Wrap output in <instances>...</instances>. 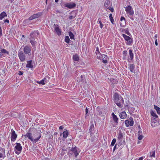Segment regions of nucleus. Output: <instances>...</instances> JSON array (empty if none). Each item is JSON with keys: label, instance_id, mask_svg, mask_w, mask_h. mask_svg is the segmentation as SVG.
<instances>
[{"label": "nucleus", "instance_id": "5", "mask_svg": "<svg viewBox=\"0 0 160 160\" xmlns=\"http://www.w3.org/2000/svg\"><path fill=\"white\" fill-rule=\"evenodd\" d=\"M97 57V58L102 61L103 63L106 64L108 63V60H109V58L108 56L105 54H100L98 55Z\"/></svg>", "mask_w": 160, "mask_h": 160}, {"label": "nucleus", "instance_id": "62", "mask_svg": "<svg viewBox=\"0 0 160 160\" xmlns=\"http://www.w3.org/2000/svg\"><path fill=\"white\" fill-rule=\"evenodd\" d=\"M22 37H24V35H22Z\"/></svg>", "mask_w": 160, "mask_h": 160}, {"label": "nucleus", "instance_id": "4", "mask_svg": "<svg viewBox=\"0 0 160 160\" xmlns=\"http://www.w3.org/2000/svg\"><path fill=\"white\" fill-rule=\"evenodd\" d=\"M125 9L126 13L128 15L130 18L132 20H134L133 15L134 12L133 8H132V6L130 5H128L125 8Z\"/></svg>", "mask_w": 160, "mask_h": 160}, {"label": "nucleus", "instance_id": "21", "mask_svg": "<svg viewBox=\"0 0 160 160\" xmlns=\"http://www.w3.org/2000/svg\"><path fill=\"white\" fill-rule=\"evenodd\" d=\"M105 7L107 9L108 7L112 6V3L109 0H106L104 4Z\"/></svg>", "mask_w": 160, "mask_h": 160}, {"label": "nucleus", "instance_id": "30", "mask_svg": "<svg viewBox=\"0 0 160 160\" xmlns=\"http://www.w3.org/2000/svg\"><path fill=\"white\" fill-rule=\"evenodd\" d=\"M154 107L155 109L157 111V113L158 114H160V108L155 105H154Z\"/></svg>", "mask_w": 160, "mask_h": 160}, {"label": "nucleus", "instance_id": "9", "mask_svg": "<svg viewBox=\"0 0 160 160\" xmlns=\"http://www.w3.org/2000/svg\"><path fill=\"white\" fill-rule=\"evenodd\" d=\"M35 32H34L31 34L30 38V42L32 45L33 47H36V44L37 42L35 41V38L34 37V33Z\"/></svg>", "mask_w": 160, "mask_h": 160}, {"label": "nucleus", "instance_id": "7", "mask_svg": "<svg viewBox=\"0 0 160 160\" xmlns=\"http://www.w3.org/2000/svg\"><path fill=\"white\" fill-rule=\"evenodd\" d=\"M16 144L14 148V151L16 154L18 155L22 151V147L20 143H16Z\"/></svg>", "mask_w": 160, "mask_h": 160}, {"label": "nucleus", "instance_id": "25", "mask_svg": "<svg viewBox=\"0 0 160 160\" xmlns=\"http://www.w3.org/2000/svg\"><path fill=\"white\" fill-rule=\"evenodd\" d=\"M68 131L67 130H66L65 131H64L62 133L63 137L64 138H67L68 136Z\"/></svg>", "mask_w": 160, "mask_h": 160}, {"label": "nucleus", "instance_id": "29", "mask_svg": "<svg viewBox=\"0 0 160 160\" xmlns=\"http://www.w3.org/2000/svg\"><path fill=\"white\" fill-rule=\"evenodd\" d=\"M73 59L74 61H78L79 60V58L78 54H76L74 55L73 56Z\"/></svg>", "mask_w": 160, "mask_h": 160}, {"label": "nucleus", "instance_id": "26", "mask_svg": "<svg viewBox=\"0 0 160 160\" xmlns=\"http://www.w3.org/2000/svg\"><path fill=\"white\" fill-rule=\"evenodd\" d=\"M97 23L100 24V28L101 29H102L103 27L104 24H102L100 18H99L98 19Z\"/></svg>", "mask_w": 160, "mask_h": 160}, {"label": "nucleus", "instance_id": "22", "mask_svg": "<svg viewBox=\"0 0 160 160\" xmlns=\"http://www.w3.org/2000/svg\"><path fill=\"white\" fill-rule=\"evenodd\" d=\"M119 116L121 119H125L127 118V114L125 112L123 111L119 113Z\"/></svg>", "mask_w": 160, "mask_h": 160}, {"label": "nucleus", "instance_id": "53", "mask_svg": "<svg viewBox=\"0 0 160 160\" xmlns=\"http://www.w3.org/2000/svg\"><path fill=\"white\" fill-rule=\"evenodd\" d=\"M143 159V157H142L139 158L138 160H142Z\"/></svg>", "mask_w": 160, "mask_h": 160}, {"label": "nucleus", "instance_id": "37", "mask_svg": "<svg viewBox=\"0 0 160 160\" xmlns=\"http://www.w3.org/2000/svg\"><path fill=\"white\" fill-rule=\"evenodd\" d=\"M68 34H69V36L70 37L71 39H74V35L73 34V33L72 32H69Z\"/></svg>", "mask_w": 160, "mask_h": 160}, {"label": "nucleus", "instance_id": "32", "mask_svg": "<svg viewBox=\"0 0 160 160\" xmlns=\"http://www.w3.org/2000/svg\"><path fill=\"white\" fill-rule=\"evenodd\" d=\"M50 78L49 77L47 76L45 77L42 80L43 82H45V84L46 83L48 82V81L49 80Z\"/></svg>", "mask_w": 160, "mask_h": 160}, {"label": "nucleus", "instance_id": "17", "mask_svg": "<svg viewBox=\"0 0 160 160\" xmlns=\"http://www.w3.org/2000/svg\"><path fill=\"white\" fill-rule=\"evenodd\" d=\"M54 26L55 27V31L57 35L58 36L61 35L62 34V32L59 28V25L58 24H54Z\"/></svg>", "mask_w": 160, "mask_h": 160}, {"label": "nucleus", "instance_id": "31", "mask_svg": "<svg viewBox=\"0 0 160 160\" xmlns=\"http://www.w3.org/2000/svg\"><path fill=\"white\" fill-rule=\"evenodd\" d=\"M149 157L155 158V151H152L150 152Z\"/></svg>", "mask_w": 160, "mask_h": 160}, {"label": "nucleus", "instance_id": "44", "mask_svg": "<svg viewBox=\"0 0 160 160\" xmlns=\"http://www.w3.org/2000/svg\"><path fill=\"white\" fill-rule=\"evenodd\" d=\"M15 113H12L11 114V116L12 117H13L14 118H16V115L15 114Z\"/></svg>", "mask_w": 160, "mask_h": 160}, {"label": "nucleus", "instance_id": "57", "mask_svg": "<svg viewBox=\"0 0 160 160\" xmlns=\"http://www.w3.org/2000/svg\"><path fill=\"white\" fill-rule=\"evenodd\" d=\"M55 2H56L57 3L58 2V0H55Z\"/></svg>", "mask_w": 160, "mask_h": 160}, {"label": "nucleus", "instance_id": "39", "mask_svg": "<svg viewBox=\"0 0 160 160\" xmlns=\"http://www.w3.org/2000/svg\"><path fill=\"white\" fill-rule=\"evenodd\" d=\"M140 132V131H139L138 133V138L139 140H141L143 138V136L142 135H139V133Z\"/></svg>", "mask_w": 160, "mask_h": 160}, {"label": "nucleus", "instance_id": "47", "mask_svg": "<svg viewBox=\"0 0 160 160\" xmlns=\"http://www.w3.org/2000/svg\"><path fill=\"white\" fill-rule=\"evenodd\" d=\"M92 128H94V126H91V127H90V128L89 129V131H90V132L91 133V130H92Z\"/></svg>", "mask_w": 160, "mask_h": 160}, {"label": "nucleus", "instance_id": "49", "mask_svg": "<svg viewBox=\"0 0 160 160\" xmlns=\"http://www.w3.org/2000/svg\"><path fill=\"white\" fill-rule=\"evenodd\" d=\"M155 44L156 46H158V42H157V39H155Z\"/></svg>", "mask_w": 160, "mask_h": 160}, {"label": "nucleus", "instance_id": "28", "mask_svg": "<svg viewBox=\"0 0 160 160\" xmlns=\"http://www.w3.org/2000/svg\"><path fill=\"white\" fill-rule=\"evenodd\" d=\"M135 66L133 64H131L129 65V69L131 72H134Z\"/></svg>", "mask_w": 160, "mask_h": 160}, {"label": "nucleus", "instance_id": "55", "mask_svg": "<svg viewBox=\"0 0 160 160\" xmlns=\"http://www.w3.org/2000/svg\"><path fill=\"white\" fill-rule=\"evenodd\" d=\"M155 39H157V34H155L153 37Z\"/></svg>", "mask_w": 160, "mask_h": 160}, {"label": "nucleus", "instance_id": "52", "mask_svg": "<svg viewBox=\"0 0 160 160\" xmlns=\"http://www.w3.org/2000/svg\"><path fill=\"white\" fill-rule=\"evenodd\" d=\"M73 18V16H70L69 17V19H70V20H71Z\"/></svg>", "mask_w": 160, "mask_h": 160}, {"label": "nucleus", "instance_id": "23", "mask_svg": "<svg viewBox=\"0 0 160 160\" xmlns=\"http://www.w3.org/2000/svg\"><path fill=\"white\" fill-rule=\"evenodd\" d=\"M112 119L117 124L118 123V118L117 117V116L115 115L113 112H112Z\"/></svg>", "mask_w": 160, "mask_h": 160}, {"label": "nucleus", "instance_id": "14", "mask_svg": "<svg viewBox=\"0 0 160 160\" xmlns=\"http://www.w3.org/2000/svg\"><path fill=\"white\" fill-rule=\"evenodd\" d=\"M18 55L19 59L21 62H23L25 61L26 57L25 54L22 51H19Z\"/></svg>", "mask_w": 160, "mask_h": 160}, {"label": "nucleus", "instance_id": "18", "mask_svg": "<svg viewBox=\"0 0 160 160\" xmlns=\"http://www.w3.org/2000/svg\"><path fill=\"white\" fill-rule=\"evenodd\" d=\"M134 58V55L131 49L129 50V56L128 58V61L129 62H131L133 60Z\"/></svg>", "mask_w": 160, "mask_h": 160}, {"label": "nucleus", "instance_id": "56", "mask_svg": "<svg viewBox=\"0 0 160 160\" xmlns=\"http://www.w3.org/2000/svg\"><path fill=\"white\" fill-rule=\"evenodd\" d=\"M126 58V57H125V56H123V59H125Z\"/></svg>", "mask_w": 160, "mask_h": 160}, {"label": "nucleus", "instance_id": "42", "mask_svg": "<svg viewBox=\"0 0 160 160\" xmlns=\"http://www.w3.org/2000/svg\"><path fill=\"white\" fill-rule=\"evenodd\" d=\"M123 20L124 21V23H125L126 20H125V18L124 17H121L120 18V21L121 22H122Z\"/></svg>", "mask_w": 160, "mask_h": 160}, {"label": "nucleus", "instance_id": "60", "mask_svg": "<svg viewBox=\"0 0 160 160\" xmlns=\"http://www.w3.org/2000/svg\"><path fill=\"white\" fill-rule=\"evenodd\" d=\"M120 25L121 26H122L123 25L122 23H120Z\"/></svg>", "mask_w": 160, "mask_h": 160}, {"label": "nucleus", "instance_id": "2", "mask_svg": "<svg viewBox=\"0 0 160 160\" xmlns=\"http://www.w3.org/2000/svg\"><path fill=\"white\" fill-rule=\"evenodd\" d=\"M151 117V126L152 127H155L158 123L157 118H158V116L153 111L151 110L150 112Z\"/></svg>", "mask_w": 160, "mask_h": 160}, {"label": "nucleus", "instance_id": "20", "mask_svg": "<svg viewBox=\"0 0 160 160\" xmlns=\"http://www.w3.org/2000/svg\"><path fill=\"white\" fill-rule=\"evenodd\" d=\"M27 64L26 67L28 68L32 69L33 68V65L32 63V60H28L27 61Z\"/></svg>", "mask_w": 160, "mask_h": 160}, {"label": "nucleus", "instance_id": "43", "mask_svg": "<svg viewBox=\"0 0 160 160\" xmlns=\"http://www.w3.org/2000/svg\"><path fill=\"white\" fill-rule=\"evenodd\" d=\"M107 9L110 10L112 12H114L113 8L112 7V6L108 7V8Z\"/></svg>", "mask_w": 160, "mask_h": 160}, {"label": "nucleus", "instance_id": "45", "mask_svg": "<svg viewBox=\"0 0 160 160\" xmlns=\"http://www.w3.org/2000/svg\"><path fill=\"white\" fill-rule=\"evenodd\" d=\"M23 74V72L22 71H19L18 72V74L20 75H22Z\"/></svg>", "mask_w": 160, "mask_h": 160}, {"label": "nucleus", "instance_id": "16", "mask_svg": "<svg viewBox=\"0 0 160 160\" xmlns=\"http://www.w3.org/2000/svg\"><path fill=\"white\" fill-rule=\"evenodd\" d=\"M64 6L65 7L69 9H72L76 7V4L74 3L71 2L70 3H65Z\"/></svg>", "mask_w": 160, "mask_h": 160}, {"label": "nucleus", "instance_id": "58", "mask_svg": "<svg viewBox=\"0 0 160 160\" xmlns=\"http://www.w3.org/2000/svg\"><path fill=\"white\" fill-rule=\"evenodd\" d=\"M102 114V112L101 111L99 112V115H101Z\"/></svg>", "mask_w": 160, "mask_h": 160}, {"label": "nucleus", "instance_id": "36", "mask_svg": "<svg viewBox=\"0 0 160 160\" xmlns=\"http://www.w3.org/2000/svg\"><path fill=\"white\" fill-rule=\"evenodd\" d=\"M65 42L67 43H69L70 42V40L68 36H65Z\"/></svg>", "mask_w": 160, "mask_h": 160}, {"label": "nucleus", "instance_id": "1", "mask_svg": "<svg viewBox=\"0 0 160 160\" xmlns=\"http://www.w3.org/2000/svg\"><path fill=\"white\" fill-rule=\"evenodd\" d=\"M113 100L117 105L119 108L123 107L124 104L123 98L117 93H115L113 97Z\"/></svg>", "mask_w": 160, "mask_h": 160}, {"label": "nucleus", "instance_id": "38", "mask_svg": "<svg viewBox=\"0 0 160 160\" xmlns=\"http://www.w3.org/2000/svg\"><path fill=\"white\" fill-rule=\"evenodd\" d=\"M116 139L115 138H113L112 141V142H111V145H110L111 146H113L114 145L115 142H116Z\"/></svg>", "mask_w": 160, "mask_h": 160}, {"label": "nucleus", "instance_id": "50", "mask_svg": "<svg viewBox=\"0 0 160 160\" xmlns=\"http://www.w3.org/2000/svg\"><path fill=\"white\" fill-rule=\"evenodd\" d=\"M85 112H86V114H87L88 113V109L87 108H86L85 109Z\"/></svg>", "mask_w": 160, "mask_h": 160}, {"label": "nucleus", "instance_id": "61", "mask_svg": "<svg viewBox=\"0 0 160 160\" xmlns=\"http://www.w3.org/2000/svg\"><path fill=\"white\" fill-rule=\"evenodd\" d=\"M81 78H82V77H83V76H82V75L81 76Z\"/></svg>", "mask_w": 160, "mask_h": 160}, {"label": "nucleus", "instance_id": "40", "mask_svg": "<svg viewBox=\"0 0 160 160\" xmlns=\"http://www.w3.org/2000/svg\"><path fill=\"white\" fill-rule=\"evenodd\" d=\"M37 82L39 84H42V85L45 84V82H43L42 80L40 81H37Z\"/></svg>", "mask_w": 160, "mask_h": 160}, {"label": "nucleus", "instance_id": "54", "mask_svg": "<svg viewBox=\"0 0 160 160\" xmlns=\"http://www.w3.org/2000/svg\"><path fill=\"white\" fill-rule=\"evenodd\" d=\"M116 144L115 146H114L113 148V151H114V150H115L116 148Z\"/></svg>", "mask_w": 160, "mask_h": 160}, {"label": "nucleus", "instance_id": "51", "mask_svg": "<svg viewBox=\"0 0 160 160\" xmlns=\"http://www.w3.org/2000/svg\"><path fill=\"white\" fill-rule=\"evenodd\" d=\"M63 128V127L62 126H60L59 127V129H61L62 130Z\"/></svg>", "mask_w": 160, "mask_h": 160}, {"label": "nucleus", "instance_id": "46", "mask_svg": "<svg viewBox=\"0 0 160 160\" xmlns=\"http://www.w3.org/2000/svg\"><path fill=\"white\" fill-rule=\"evenodd\" d=\"M4 23L7 22L8 23H9V20L8 19H6L5 20H4Z\"/></svg>", "mask_w": 160, "mask_h": 160}, {"label": "nucleus", "instance_id": "8", "mask_svg": "<svg viewBox=\"0 0 160 160\" xmlns=\"http://www.w3.org/2000/svg\"><path fill=\"white\" fill-rule=\"evenodd\" d=\"M69 153L72 154L73 153L75 155V157L76 158L79 155L80 152L79 150H77V148L76 147H72L71 149L70 150Z\"/></svg>", "mask_w": 160, "mask_h": 160}, {"label": "nucleus", "instance_id": "48", "mask_svg": "<svg viewBox=\"0 0 160 160\" xmlns=\"http://www.w3.org/2000/svg\"><path fill=\"white\" fill-rule=\"evenodd\" d=\"M3 154L1 152H0V158H3Z\"/></svg>", "mask_w": 160, "mask_h": 160}, {"label": "nucleus", "instance_id": "12", "mask_svg": "<svg viewBox=\"0 0 160 160\" xmlns=\"http://www.w3.org/2000/svg\"><path fill=\"white\" fill-rule=\"evenodd\" d=\"M42 14V13L41 12H38L36 14H33V15L31 16L28 18L29 20H32L34 19H36L39 18L41 16Z\"/></svg>", "mask_w": 160, "mask_h": 160}, {"label": "nucleus", "instance_id": "19", "mask_svg": "<svg viewBox=\"0 0 160 160\" xmlns=\"http://www.w3.org/2000/svg\"><path fill=\"white\" fill-rule=\"evenodd\" d=\"M3 54H7V55H8L9 52L5 49H2L0 51V58L5 56Z\"/></svg>", "mask_w": 160, "mask_h": 160}, {"label": "nucleus", "instance_id": "24", "mask_svg": "<svg viewBox=\"0 0 160 160\" xmlns=\"http://www.w3.org/2000/svg\"><path fill=\"white\" fill-rule=\"evenodd\" d=\"M7 16L6 13L3 11L0 14V20H2L4 18L7 17Z\"/></svg>", "mask_w": 160, "mask_h": 160}, {"label": "nucleus", "instance_id": "10", "mask_svg": "<svg viewBox=\"0 0 160 160\" xmlns=\"http://www.w3.org/2000/svg\"><path fill=\"white\" fill-rule=\"evenodd\" d=\"M11 134V140L12 142H14L17 138L18 135L16 133L15 131L13 129H12L10 132Z\"/></svg>", "mask_w": 160, "mask_h": 160}, {"label": "nucleus", "instance_id": "33", "mask_svg": "<svg viewBox=\"0 0 160 160\" xmlns=\"http://www.w3.org/2000/svg\"><path fill=\"white\" fill-rule=\"evenodd\" d=\"M95 53L97 57L98 56V55H99V54H101L99 52V49L98 47H97L96 48V49L95 51Z\"/></svg>", "mask_w": 160, "mask_h": 160}, {"label": "nucleus", "instance_id": "3", "mask_svg": "<svg viewBox=\"0 0 160 160\" xmlns=\"http://www.w3.org/2000/svg\"><path fill=\"white\" fill-rule=\"evenodd\" d=\"M24 136L28 138L32 142L35 143L38 142L41 137L40 133H37L35 135L34 137L35 136H38V137L34 139L32 137V133L29 132L27 133Z\"/></svg>", "mask_w": 160, "mask_h": 160}, {"label": "nucleus", "instance_id": "27", "mask_svg": "<svg viewBox=\"0 0 160 160\" xmlns=\"http://www.w3.org/2000/svg\"><path fill=\"white\" fill-rule=\"evenodd\" d=\"M121 32H122L125 33L128 35H131V33L129 32V30L128 28H127V29H123L122 30Z\"/></svg>", "mask_w": 160, "mask_h": 160}, {"label": "nucleus", "instance_id": "13", "mask_svg": "<svg viewBox=\"0 0 160 160\" xmlns=\"http://www.w3.org/2000/svg\"><path fill=\"white\" fill-rule=\"evenodd\" d=\"M129 120L130 121L128 120H126L125 121V126L126 127H128L129 126H132L133 125L134 121L133 118L132 117H130L129 118Z\"/></svg>", "mask_w": 160, "mask_h": 160}, {"label": "nucleus", "instance_id": "34", "mask_svg": "<svg viewBox=\"0 0 160 160\" xmlns=\"http://www.w3.org/2000/svg\"><path fill=\"white\" fill-rule=\"evenodd\" d=\"M111 82L113 84H117L118 82V81L116 79L111 78L110 79Z\"/></svg>", "mask_w": 160, "mask_h": 160}, {"label": "nucleus", "instance_id": "15", "mask_svg": "<svg viewBox=\"0 0 160 160\" xmlns=\"http://www.w3.org/2000/svg\"><path fill=\"white\" fill-rule=\"evenodd\" d=\"M24 53L26 54L31 55V47L30 46H26L24 47L23 49Z\"/></svg>", "mask_w": 160, "mask_h": 160}, {"label": "nucleus", "instance_id": "35", "mask_svg": "<svg viewBox=\"0 0 160 160\" xmlns=\"http://www.w3.org/2000/svg\"><path fill=\"white\" fill-rule=\"evenodd\" d=\"M109 18L112 23L113 24L114 22V21L112 16V14L111 13L109 14Z\"/></svg>", "mask_w": 160, "mask_h": 160}, {"label": "nucleus", "instance_id": "41", "mask_svg": "<svg viewBox=\"0 0 160 160\" xmlns=\"http://www.w3.org/2000/svg\"><path fill=\"white\" fill-rule=\"evenodd\" d=\"M128 53L127 51V50H124L122 52V54L123 56L126 57Z\"/></svg>", "mask_w": 160, "mask_h": 160}, {"label": "nucleus", "instance_id": "11", "mask_svg": "<svg viewBox=\"0 0 160 160\" xmlns=\"http://www.w3.org/2000/svg\"><path fill=\"white\" fill-rule=\"evenodd\" d=\"M118 141L119 144L122 145L124 142V139L123 138V134L121 132H119L118 135Z\"/></svg>", "mask_w": 160, "mask_h": 160}, {"label": "nucleus", "instance_id": "59", "mask_svg": "<svg viewBox=\"0 0 160 160\" xmlns=\"http://www.w3.org/2000/svg\"><path fill=\"white\" fill-rule=\"evenodd\" d=\"M46 2V4H48L47 0V1L46 0V2Z\"/></svg>", "mask_w": 160, "mask_h": 160}, {"label": "nucleus", "instance_id": "6", "mask_svg": "<svg viewBox=\"0 0 160 160\" xmlns=\"http://www.w3.org/2000/svg\"><path fill=\"white\" fill-rule=\"evenodd\" d=\"M122 36L126 42V44L127 45H131L133 43V39L129 36L126 35L124 33L122 34Z\"/></svg>", "mask_w": 160, "mask_h": 160}]
</instances>
